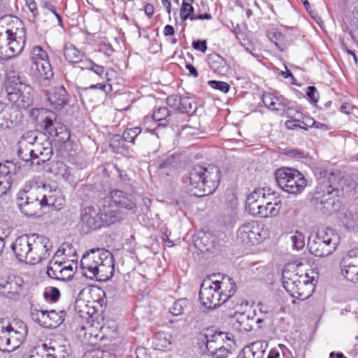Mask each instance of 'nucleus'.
Masks as SVG:
<instances>
[{
	"label": "nucleus",
	"mask_w": 358,
	"mask_h": 358,
	"mask_svg": "<svg viewBox=\"0 0 358 358\" xmlns=\"http://www.w3.org/2000/svg\"><path fill=\"white\" fill-rule=\"evenodd\" d=\"M11 249L19 261L36 264L50 257L52 243L42 235L24 234L15 239L11 245Z\"/></svg>",
	"instance_id": "nucleus-1"
},
{
	"label": "nucleus",
	"mask_w": 358,
	"mask_h": 358,
	"mask_svg": "<svg viewBox=\"0 0 358 358\" xmlns=\"http://www.w3.org/2000/svg\"><path fill=\"white\" fill-rule=\"evenodd\" d=\"M220 180V171L214 165L207 167L195 166L188 175L182 178L188 192L197 197L209 195L217 188Z\"/></svg>",
	"instance_id": "nucleus-2"
},
{
	"label": "nucleus",
	"mask_w": 358,
	"mask_h": 358,
	"mask_svg": "<svg viewBox=\"0 0 358 358\" xmlns=\"http://www.w3.org/2000/svg\"><path fill=\"white\" fill-rule=\"evenodd\" d=\"M5 91L9 102L15 106L9 115L10 122L17 124L21 122L22 115L20 108L26 109L33 105L34 101V91L33 87L21 80L14 71L7 74L5 83Z\"/></svg>",
	"instance_id": "nucleus-3"
},
{
	"label": "nucleus",
	"mask_w": 358,
	"mask_h": 358,
	"mask_svg": "<svg viewBox=\"0 0 358 358\" xmlns=\"http://www.w3.org/2000/svg\"><path fill=\"white\" fill-rule=\"evenodd\" d=\"M336 178L331 173L327 178L320 180L316 187L314 195L315 205L324 213L336 212L341 206V201L336 198L338 189L335 187Z\"/></svg>",
	"instance_id": "nucleus-4"
},
{
	"label": "nucleus",
	"mask_w": 358,
	"mask_h": 358,
	"mask_svg": "<svg viewBox=\"0 0 358 358\" xmlns=\"http://www.w3.org/2000/svg\"><path fill=\"white\" fill-rule=\"evenodd\" d=\"M27 334L24 322L0 320V350L13 352L24 341Z\"/></svg>",
	"instance_id": "nucleus-5"
},
{
	"label": "nucleus",
	"mask_w": 358,
	"mask_h": 358,
	"mask_svg": "<svg viewBox=\"0 0 358 358\" xmlns=\"http://www.w3.org/2000/svg\"><path fill=\"white\" fill-rule=\"evenodd\" d=\"M41 190L36 182H29L26 183L23 190L20 191L17 204L22 214L27 217H32L43 208L40 201Z\"/></svg>",
	"instance_id": "nucleus-6"
},
{
	"label": "nucleus",
	"mask_w": 358,
	"mask_h": 358,
	"mask_svg": "<svg viewBox=\"0 0 358 358\" xmlns=\"http://www.w3.org/2000/svg\"><path fill=\"white\" fill-rule=\"evenodd\" d=\"M275 177L278 186L289 194H299L307 185V180L303 174L295 169H278L275 172Z\"/></svg>",
	"instance_id": "nucleus-7"
},
{
	"label": "nucleus",
	"mask_w": 358,
	"mask_h": 358,
	"mask_svg": "<svg viewBox=\"0 0 358 358\" xmlns=\"http://www.w3.org/2000/svg\"><path fill=\"white\" fill-rule=\"evenodd\" d=\"M40 126L51 136L57 137L61 143L67 142L71 137L66 125L57 120V115L50 110L42 109Z\"/></svg>",
	"instance_id": "nucleus-8"
},
{
	"label": "nucleus",
	"mask_w": 358,
	"mask_h": 358,
	"mask_svg": "<svg viewBox=\"0 0 358 358\" xmlns=\"http://www.w3.org/2000/svg\"><path fill=\"white\" fill-rule=\"evenodd\" d=\"M222 292H220V287L216 286L215 281L210 277L205 278L200 287L199 300L203 306L209 309H215L222 302L223 296Z\"/></svg>",
	"instance_id": "nucleus-9"
},
{
	"label": "nucleus",
	"mask_w": 358,
	"mask_h": 358,
	"mask_svg": "<svg viewBox=\"0 0 358 358\" xmlns=\"http://www.w3.org/2000/svg\"><path fill=\"white\" fill-rule=\"evenodd\" d=\"M116 209L125 210L131 214H136L137 206L131 194L122 190L114 189L104 197Z\"/></svg>",
	"instance_id": "nucleus-10"
},
{
	"label": "nucleus",
	"mask_w": 358,
	"mask_h": 358,
	"mask_svg": "<svg viewBox=\"0 0 358 358\" xmlns=\"http://www.w3.org/2000/svg\"><path fill=\"white\" fill-rule=\"evenodd\" d=\"M24 280L19 275L0 278V295L9 299H18L22 294Z\"/></svg>",
	"instance_id": "nucleus-11"
},
{
	"label": "nucleus",
	"mask_w": 358,
	"mask_h": 358,
	"mask_svg": "<svg viewBox=\"0 0 358 358\" xmlns=\"http://www.w3.org/2000/svg\"><path fill=\"white\" fill-rule=\"evenodd\" d=\"M105 255L109 256V251L101 248H93L86 251L80 260V267L83 273L87 272L88 276L94 275Z\"/></svg>",
	"instance_id": "nucleus-12"
},
{
	"label": "nucleus",
	"mask_w": 358,
	"mask_h": 358,
	"mask_svg": "<svg viewBox=\"0 0 358 358\" xmlns=\"http://www.w3.org/2000/svg\"><path fill=\"white\" fill-rule=\"evenodd\" d=\"M259 225L254 221L243 224L237 230V241L244 245L258 243L261 240Z\"/></svg>",
	"instance_id": "nucleus-13"
},
{
	"label": "nucleus",
	"mask_w": 358,
	"mask_h": 358,
	"mask_svg": "<svg viewBox=\"0 0 358 358\" xmlns=\"http://www.w3.org/2000/svg\"><path fill=\"white\" fill-rule=\"evenodd\" d=\"M80 223L84 234H89L103 227L99 213L93 206H86L82 209Z\"/></svg>",
	"instance_id": "nucleus-14"
},
{
	"label": "nucleus",
	"mask_w": 358,
	"mask_h": 358,
	"mask_svg": "<svg viewBox=\"0 0 358 358\" xmlns=\"http://www.w3.org/2000/svg\"><path fill=\"white\" fill-rule=\"evenodd\" d=\"M41 190V202L43 208L48 206L52 210H58L62 208L64 205V199L59 190L52 189L50 185H39Z\"/></svg>",
	"instance_id": "nucleus-15"
},
{
	"label": "nucleus",
	"mask_w": 358,
	"mask_h": 358,
	"mask_svg": "<svg viewBox=\"0 0 358 358\" xmlns=\"http://www.w3.org/2000/svg\"><path fill=\"white\" fill-rule=\"evenodd\" d=\"M97 213H99L101 224H103V227H109L120 222L123 219L120 210L115 208L104 198L100 203V208Z\"/></svg>",
	"instance_id": "nucleus-16"
},
{
	"label": "nucleus",
	"mask_w": 358,
	"mask_h": 358,
	"mask_svg": "<svg viewBox=\"0 0 358 358\" xmlns=\"http://www.w3.org/2000/svg\"><path fill=\"white\" fill-rule=\"evenodd\" d=\"M97 267L94 275H87V273H83V275L90 279H96L98 281H106L110 280L114 274L115 262L113 255L109 252V256L103 257V262Z\"/></svg>",
	"instance_id": "nucleus-17"
},
{
	"label": "nucleus",
	"mask_w": 358,
	"mask_h": 358,
	"mask_svg": "<svg viewBox=\"0 0 358 358\" xmlns=\"http://www.w3.org/2000/svg\"><path fill=\"white\" fill-rule=\"evenodd\" d=\"M36 350L44 358H65L68 356V349L56 342L43 343L36 345Z\"/></svg>",
	"instance_id": "nucleus-18"
},
{
	"label": "nucleus",
	"mask_w": 358,
	"mask_h": 358,
	"mask_svg": "<svg viewBox=\"0 0 358 358\" xmlns=\"http://www.w3.org/2000/svg\"><path fill=\"white\" fill-rule=\"evenodd\" d=\"M47 100L56 110L62 109L68 102V94L63 85L52 87L46 92Z\"/></svg>",
	"instance_id": "nucleus-19"
},
{
	"label": "nucleus",
	"mask_w": 358,
	"mask_h": 358,
	"mask_svg": "<svg viewBox=\"0 0 358 358\" xmlns=\"http://www.w3.org/2000/svg\"><path fill=\"white\" fill-rule=\"evenodd\" d=\"M36 165H41L50 159L53 155L51 141L47 138L42 143H32Z\"/></svg>",
	"instance_id": "nucleus-20"
},
{
	"label": "nucleus",
	"mask_w": 358,
	"mask_h": 358,
	"mask_svg": "<svg viewBox=\"0 0 358 358\" xmlns=\"http://www.w3.org/2000/svg\"><path fill=\"white\" fill-rule=\"evenodd\" d=\"M210 331V327L203 329L198 335V344L201 349L204 348L203 353H206L208 356H210L220 345L223 343L221 340L215 338H209L205 336L208 334L207 331Z\"/></svg>",
	"instance_id": "nucleus-21"
},
{
	"label": "nucleus",
	"mask_w": 358,
	"mask_h": 358,
	"mask_svg": "<svg viewBox=\"0 0 358 358\" xmlns=\"http://www.w3.org/2000/svg\"><path fill=\"white\" fill-rule=\"evenodd\" d=\"M266 200V194L264 189H257L250 194L246 199V209L249 213L255 216L260 212L259 208L261 206L262 201Z\"/></svg>",
	"instance_id": "nucleus-22"
},
{
	"label": "nucleus",
	"mask_w": 358,
	"mask_h": 358,
	"mask_svg": "<svg viewBox=\"0 0 358 358\" xmlns=\"http://www.w3.org/2000/svg\"><path fill=\"white\" fill-rule=\"evenodd\" d=\"M20 171V166H17V165L12 162L6 161L5 163L0 162V178L2 179L0 182H3V185H6V187H8V189H10L11 184L14 181L13 178Z\"/></svg>",
	"instance_id": "nucleus-23"
},
{
	"label": "nucleus",
	"mask_w": 358,
	"mask_h": 358,
	"mask_svg": "<svg viewBox=\"0 0 358 358\" xmlns=\"http://www.w3.org/2000/svg\"><path fill=\"white\" fill-rule=\"evenodd\" d=\"M255 313H252V315L246 313H236L234 315L236 321L233 324L234 328L240 332L250 331L255 324Z\"/></svg>",
	"instance_id": "nucleus-24"
},
{
	"label": "nucleus",
	"mask_w": 358,
	"mask_h": 358,
	"mask_svg": "<svg viewBox=\"0 0 358 358\" xmlns=\"http://www.w3.org/2000/svg\"><path fill=\"white\" fill-rule=\"evenodd\" d=\"M283 287L289 294L293 296L294 293L297 292V288L301 283V281L306 280L305 275H299L297 273L289 271L282 273Z\"/></svg>",
	"instance_id": "nucleus-25"
},
{
	"label": "nucleus",
	"mask_w": 358,
	"mask_h": 358,
	"mask_svg": "<svg viewBox=\"0 0 358 358\" xmlns=\"http://www.w3.org/2000/svg\"><path fill=\"white\" fill-rule=\"evenodd\" d=\"M214 281L216 286L220 287V292H222V302L229 303L236 292V284L233 279L227 275H223L221 281Z\"/></svg>",
	"instance_id": "nucleus-26"
},
{
	"label": "nucleus",
	"mask_w": 358,
	"mask_h": 358,
	"mask_svg": "<svg viewBox=\"0 0 358 358\" xmlns=\"http://www.w3.org/2000/svg\"><path fill=\"white\" fill-rule=\"evenodd\" d=\"M35 66V74L41 85H48L50 79L53 76L52 66L49 60L41 61Z\"/></svg>",
	"instance_id": "nucleus-27"
},
{
	"label": "nucleus",
	"mask_w": 358,
	"mask_h": 358,
	"mask_svg": "<svg viewBox=\"0 0 358 358\" xmlns=\"http://www.w3.org/2000/svg\"><path fill=\"white\" fill-rule=\"evenodd\" d=\"M308 247L309 248V252L315 257H326L334 252L333 249H330L327 247V245L324 243V241H321V239H317L316 238L314 239L309 238Z\"/></svg>",
	"instance_id": "nucleus-28"
},
{
	"label": "nucleus",
	"mask_w": 358,
	"mask_h": 358,
	"mask_svg": "<svg viewBox=\"0 0 358 358\" xmlns=\"http://www.w3.org/2000/svg\"><path fill=\"white\" fill-rule=\"evenodd\" d=\"M25 45L24 36H16V34L13 33L11 40L10 41L9 47L5 50V54L7 59H10L17 56L22 52Z\"/></svg>",
	"instance_id": "nucleus-29"
},
{
	"label": "nucleus",
	"mask_w": 358,
	"mask_h": 358,
	"mask_svg": "<svg viewBox=\"0 0 358 358\" xmlns=\"http://www.w3.org/2000/svg\"><path fill=\"white\" fill-rule=\"evenodd\" d=\"M358 264V262H357ZM341 273L345 278L354 283H358V266L348 262L347 258H343L340 263Z\"/></svg>",
	"instance_id": "nucleus-30"
},
{
	"label": "nucleus",
	"mask_w": 358,
	"mask_h": 358,
	"mask_svg": "<svg viewBox=\"0 0 358 358\" xmlns=\"http://www.w3.org/2000/svg\"><path fill=\"white\" fill-rule=\"evenodd\" d=\"M208 62L210 68L216 73L224 75L228 72L229 66L227 62L217 54L210 55Z\"/></svg>",
	"instance_id": "nucleus-31"
},
{
	"label": "nucleus",
	"mask_w": 358,
	"mask_h": 358,
	"mask_svg": "<svg viewBox=\"0 0 358 358\" xmlns=\"http://www.w3.org/2000/svg\"><path fill=\"white\" fill-rule=\"evenodd\" d=\"M305 276L306 280L301 281V283L297 288V292L294 293L292 297L299 300H305L313 294L314 291L313 278L310 280L307 274Z\"/></svg>",
	"instance_id": "nucleus-32"
},
{
	"label": "nucleus",
	"mask_w": 358,
	"mask_h": 358,
	"mask_svg": "<svg viewBox=\"0 0 358 358\" xmlns=\"http://www.w3.org/2000/svg\"><path fill=\"white\" fill-rule=\"evenodd\" d=\"M52 266H47L46 273L49 278L61 282H67L71 280L70 278H66L68 276V273L64 267H60L59 265H56L55 263H52Z\"/></svg>",
	"instance_id": "nucleus-33"
},
{
	"label": "nucleus",
	"mask_w": 358,
	"mask_h": 358,
	"mask_svg": "<svg viewBox=\"0 0 358 358\" xmlns=\"http://www.w3.org/2000/svg\"><path fill=\"white\" fill-rule=\"evenodd\" d=\"M262 101L265 106L271 110L281 112L286 110V105L280 101L278 98L273 96L269 93L263 94Z\"/></svg>",
	"instance_id": "nucleus-34"
},
{
	"label": "nucleus",
	"mask_w": 358,
	"mask_h": 358,
	"mask_svg": "<svg viewBox=\"0 0 358 358\" xmlns=\"http://www.w3.org/2000/svg\"><path fill=\"white\" fill-rule=\"evenodd\" d=\"M64 55L66 59L71 63H78L83 61V55L70 43L64 45Z\"/></svg>",
	"instance_id": "nucleus-35"
},
{
	"label": "nucleus",
	"mask_w": 358,
	"mask_h": 358,
	"mask_svg": "<svg viewBox=\"0 0 358 358\" xmlns=\"http://www.w3.org/2000/svg\"><path fill=\"white\" fill-rule=\"evenodd\" d=\"M17 154L22 160L26 162H31V164H36L32 143L29 145L26 144L24 145H20L18 149Z\"/></svg>",
	"instance_id": "nucleus-36"
},
{
	"label": "nucleus",
	"mask_w": 358,
	"mask_h": 358,
	"mask_svg": "<svg viewBox=\"0 0 358 358\" xmlns=\"http://www.w3.org/2000/svg\"><path fill=\"white\" fill-rule=\"evenodd\" d=\"M171 336L165 332H158L153 337V344L156 349L162 350L171 344Z\"/></svg>",
	"instance_id": "nucleus-37"
},
{
	"label": "nucleus",
	"mask_w": 358,
	"mask_h": 358,
	"mask_svg": "<svg viewBox=\"0 0 358 358\" xmlns=\"http://www.w3.org/2000/svg\"><path fill=\"white\" fill-rule=\"evenodd\" d=\"M66 311L62 310L57 312L55 310H49L50 329H55L58 327L64 321L66 317Z\"/></svg>",
	"instance_id": "nucleus-38"
},
{
	"label": "nucleus",
	"mask_w": 358,
	"mask_h": 358,
	"mask_svg": "<svg viewBox=\"0 0 358 358\" xmlns=\"http://www.w3.org/2000/svg\"><path fill=\"white\" fill-rule=\"evenodd\" d=\"M190 307L189 301L185 299H180L174 302L170 308V313L175 316H179L184 313L185 310Z\"/></svg>",
	"instance_id": "nucleus-39"
},
{
	"label": "nucleus",
	"mask_w": 358,
	"mask_h": 358,
	"mask_svg": "<svg viewBox=\"0 0 358 358\" xmlns=\"http://www.w3.org/2000/svg\"><path fill=\"white\" fill-rule=\"evenodd\" d=\"M152 119L155 121H166V123L173 124L172 120V115L170 110L166 107H159L155 110L152 114Z\"/></svg>",
	"instance_id": "nucleus-40"
},
{
	"label": "nucleus",
	"mask_w": 358,
	"mask_h": 358,
	"mask_svg": "<svg viewBox=\"0 0 358 358\" xmlns=\"http://www.w3.org/2000/svg\"><path fill=\"white\" fill-rule=\"evenodd\" d=\"M192 100L188 96H181L179 102L178 111L182 113H187L189 115L194 114L196 110V106H193Z\"/></svg>",
	"instance_id": "nucleus-41"
},
{
	"label": "nucleus",
	"mask_w": 358,
	"mask_h": 358,
	"mask_svg": "<svg viewBox=\"0 0 358 358\" xmlns=\"http://www.w3.org/2000/svg\"><path fill=\"white\" fill-rule=\"evenodd\" d=\"M207 333L208 334L205 336L218 338L219 340L222 341L223 344L225 340L232 341L234 338V336L231 333L218 331L215 327H210V331H208Z\"/></svg>",
	"instance_id": "nucleus-42"
},
{
	"label": "nucleus",
	"mask_w": 358,
	"mask_h": 358,
	"mask_svg": "<svg viewBox=\"0 0 358 358\" xmlns=\"http://www.w3.org/2000/svg\"><path fill=\"white\" fill-rule=\"evenodd\" d=\"M31 59L34 66H36L37 63H41L40 62L41 61L48 60V56L41 47L36 45L32 49Z\"/></svg>",
	"instance_id": "nucleus-43"
},
{
	"label": "nucleus",
	"mask_w": 358,
	"mask_h": 358,
	"mask_svg": "<svg viewBox=\"0 0 358 358\" xmlns=\"http://www.w3.org/2000/svg\"><path fill=\"white\" fill-rule=\"evenodd\" d=\"M141 133V129L139 127L126 129L123 134L122 138L124 141L134 143L135 138Z\"/></svg>",
	"instance_id": "nucleus-44"
},
{
	"label": "nucleus",
	"mask_w": 358,
	"mask_h": 358,
	"mask_svg": "<svg viewBox=\"0 0 358 358\" xmlns=\"http://www.w3.org/2000/svg\"><path fill=\"white\" fill-rule=\"evenodd\" d=\"M321 241H327L329 240L338 241V236L335 231L329 228H327L325 230L319 231L315 237Z\"/></svg>",
	"instance_id": "nucleus-45"
},
{
	"label": "nucleus",
	"mask_w": 358,
	"mask_h": 358,
	"mask_svg": "<svg viewBox=\"0 0 358 358\" xmlns=\"http://www.w3.org/2000/svg\"><path fill=\"white\" fill-rule=\"evenodd\" d=\"M13 32L10 29H6L0 33V48L5 52L9 47L10 41L12 38Z\"/></svg>",
	"instance_id": "nucleus-46"
},
{
	"label": "nucleus",
	"mask_w": 358,
	"mask_h": 358,
	"mask_svg": "<svg viewBox=\"0 0 358 358\" xmlns=\"http://www.w3.org/2000/svg\"><path fill=\"white\" fill-rule=\"evenodd\" d=\"M270 189L268 190L269 192ZM274 196V192L270 193L268 192L266 195V200H265V204L266 208V212L268 213V217H273L278 214L280 207L275 208L273 203V201H270L269 196Z\"/></svg>",
	"instance_id": "nucleus-47"
},
{
	"label": "nucleus",
	"mask_w": 358,
	"mask_h": 358,
	"mask_svg": "<svg viewBox=\"0 0 358 358\" xmlns=\"http://www.w3.org/2000/svg\"><path fill=\"white\" fill-rule=\"evenodd\" d=\"M180 163V156L176 154H173L168 156L164 161L159 164V169H165L169 166H176Z\"/></svg>",
	"instance_id": "nucleus-48"
},
{
	"label": "nucleus",
	"mask_w": 358,
	"mask_h": 358,
	"mask_svg": "<svg viewBox=\"0 0 358 358\" xmlns=\"http://www.w3.org/2000/svg\"><path fill=\"white\" fill-rule=\"evenodd\" d=\"M194 8L190 3H182L180 8V17L182 21L193 17Z\"/></svg>",
	"instance_id": "nucleus-49"
},
{
	"label": "nucleus",
	"mask_w": 358,
	"mask_h": 358,
	"mask_svg": "<svg viewBox=\"0 0 358 358\" xmlns=\"http://www.w3.org/2000/svg\"><path fill=\"white\" fill-rule=\"evenodd\" d=\"M185 322L194 328L199 327L201 325V320L196 312L189 313L186 317Z\"/></svg>",
	"instance_id": "nucleus-50"
},
{
	"label": "nucleus",
	"mask_w": 358,
	"mask_h": 358,
	"mask_svg": "<svg viewBox=\"0 0 358 358\" xmlns=\"http://www.w3.org/2000/svg\"><path fill=\"white\" fill-rule=\"evenodd\" d=\"M250 352V358H262L264 351L261 350L257 344L253 343L250 348L243 350L242 353L244 356H247V353Z\"/></svg>",
	"instance_id": "nucleus-51"
},
{
	"label": "nucleus",
	"mask_w": 358,
	"mask_h": 358,
	"mask_svg": "<svg viewBox=\"0 0 358 358\" xmlns=\"http://www.w3.org/2000/svg\"><path fill=\"white\" fill-rule=\"evenodd\" d=\"M208 84L212 88L224 93H227L230 89V85L227 83L223 81L209 80Z\"/></svg>",
	"instance_id": "nucleus-52"
},
{
	"label": "nucleus",
	"mask_w": 358,
	"mask_h": 358,
	"mask_svg": "<svg viewBox=\"0 0 358 358\" xmlns=\"http://www.w3.org/2000/svg\"><path fill=\"white\" fill-rule=\"evenodd\" d=\"M291 240L293 246L297 250L302 249L305 245L304 236L301 232L296 231L295 234L291 236Z\"/></svg>",
	"instance_id": "nucleus-53"
},
{
	"label": "nucleus",
	"mask_w": 358,
	"mask_h": 358,
	"mask_svg": "<svg viewBox=\"0 0 358 358\" xmlns=\"http://www.w3.org/2000/svg\"><path fill=\"white\" fill-rule=\"evenodd\" d=\"M230 347L231 346L229 345L225 346L223 344L213 352L210 357L213 358H227L231 352Z\"/></svg>",
	"instance_id": "nucleus-54"
},
{
	"label": "nucleus",
	"mask_w": 358,
	"mask_h": 358,
	"mask_svg": "<svg viewBox=\"0 0 358 358\" xmlns=\"http://www.w3.org/2000/svg\"><path fill=\"white\" fill-rule=\"evenodd\" d=\"M44 296L52 302H56L60 297V292L58 288L50 287L49 291L46 290L44 292Z\"/></svg>",
	"instance_id": "nucleus-55"
},
{
	"label": "nucleus",
	"mask_w": 358,
	"mask_h": 358,
	"mask_svg": "<svg viewBox=\"0 0 358 358\" xmlns=\"http://www.w3.org/2000/svg\"><path fill=\"white\" fill-rule=\"evenodd\" d=\"M181 96L178 94H171L166 98V103L171 108L178 110L179 106V102Z\"/></svg>",
	"instance_id": "nucleus-56"
},
{
	"label": "nucleus",
	"mask_w": 358,
	"mask_h": 358,
	"mask_svg": "<svg viewBox=\"0 0 358 358\" xmlns=\"http://www.w3.org/2000/svg\"><path fill=\"white\" fill-rule=\"evenodd\" d=\"M306 95L312 103H316L318 101V92L315 86H308L307 87Z\"/></svg>",
	"instance_id": "nucleus-57"
},
{
	"label": "nucleus",
	"mask_w": 358,
	"mask_h": 358,
	"mask_svg": "<svg viewBox=\"0 0 358 358\" xmlns=\"http://www.w3.org/2000/svg\"><path fill=\"white\" fill-rule=\"evenodd\" d=\"M192 47L194 50L206 52L207 50V42L206 40H196L192 42Z\"/></svg>",
	"instance_id": "nucleus-58"
},
{
	"label": "nucleus",
	"mask_w": 358,
	"mask_h": 358,
	"mask_svg": "<svg viewBox=\"0 0 358 358\" xmlns=\"http://www.w3.org/2000/svg\"><path fill=\"white\" fill-rule=\"evenodd\" d=\"M98 50L108 57L110 56L114 52V49L110 44L101 43L98 45Z\"/></svg>",
	"instance_id": "nucleus-59"
},
{
	"label": "nucleus",
	"mask_w": 358,
	"mask_h": 358,
	"mask_svg": "<svg viewBox=\"0 0 358 358\" xmlns=\"http://www.w3.org/2000/svg\"><path fill=\"white\" fill-rule=\"evenodd\" d=\"M43 7L45 8L46 9L50 10L52 12V14H54L55 16L57 17L59 24L62 25V17L56 11L55 6L51 3H50L48 1H45L43 4Z\"/></svg>",
	"instance_id": "nucleus-60"
},
{
	"label": "nucleus",
	"mask_w": 358,
	"mask_h": 358,
	"mask_svg": "<svg viewBox=\"0 0 358 358\" xmlns=\"http://www.w3.org/2000/svg\"><path fill=\"white\" fill-rule=\"evenodd\" d=\"M300 120L297 119H294L293 120H287L285 122V126L289 129H294L296 128H300L305 131H307L308 129L305 127H301V124H299Z\"/></svg>",
	"instance_id": "nucleus-61"
},
{
	"label": "nucleus",
	"mask_w": 358,
	"mask_h": 358,
	"mask_svg": "<svg viewBox=\"0 0 358 358\" xmlns=\"http://www.w3.org/2000/svg\"><path fill=\"white\" fill-rule=\"evenodd\" d=\"M43 310H38L36 308H31V317L34 321L41 324V317L43 315Z\"/></svg>",
	"instance_id": "nucleus-62"
},
{
	"label": "nucleus",
	"mask_w": 358,
	"mask_h": 358,
	"mask_svg": "<svg viewBox=\"0 0 358 358\" xmlns=\"http://www.w3.org/2000/svg\"><path fill=\"white\" fill-rule=\"evenodd\" d=\"M123 141H124L122 136H120V135H115L111 138L110 144L113 148H119L122 146Z\"/></svg>",
	"instance_id": "nucleus-63"
},
{
	"label": "nucleus",
	"mask_w": 358,
	"mask_h": 358,
	"mask_svg": "<svg viewBox=\"0 0 358 358\" xmlns=\"http://www.w3.org/2000/svg\"><path fill=\"white\" fill-rule=\"evenodd\" d=\"M90 89H99L101 90L106 93H108L112 90L111 85L110 84H105V83H97L96 85H92L90 87Z\"/></svg>",
	"instance_id": "nucleus-64"
}]
</instances>
